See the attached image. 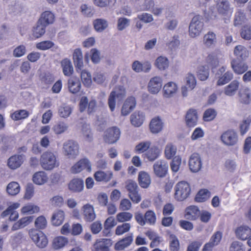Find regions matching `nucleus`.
I'll return each instance as SVG.
<instances>
[{
  "label": "nucleus",
  "mask_w": 251,
  "mask_h": 251,
  "mask_svg": "<svg viewBox=\"0 0 251 251\" xmlns=\"http://www.w3.org/2000/svg\"><path fill=\"white\" fill-rule=\"evenodd\" d=\"M73 60L77 71L78 72V70L81 71L83 66V63L82 53L80 49H76L74 50Z\"/></svg>",
  "instance_id": "31"
},
{
  "label": "nucleus",
  "mask_w": 251,
  "mask_h": 251,
  "mask_svg": "<svg viewBox=\"0 0 251 251\" xmlns=\"http://www.w3.org/2000/svg\"><path fill=\"white\" fill-rule=\"evenodd\" d=\"M83 170H86L88 172L91 171V164L86 158L80 159L71 168V172L73 174L80 173Z\"/></svg>",
  "instance_id": "11"
},
{
  "label": "nucleus",
  "mask_w": 251,
  "mask_h": 251,
  "mask_svg": "<svg viewBox=\"0 0 251 251\" xmlns=\"http://www.w3.org/2000/svg\"><path fill=\"white\" fill-rule=\"evenodd\" d=\"M251 123V115L245 118L240 125V131L242 135H244L249 129Z\"/></svg>",
  "instance_id": "56"
},
{
  "label": "nucleus",
  "mask_w": 251,
  "mask_h": 251,
  "mask_svg": "<svg viewBox=\"0 0 251 251\" xmlns=\"http://www.w3.org/2000/svg\"><path fill=\"white\" fill-rule=\"evenodd\" d=\"M150 127L152 133H158L163 127V123L159 117L152 119L150 123Z\"/></svg>",
  "instance_id": "39"
},
{
  "label": "nucleus",
  "mask_w": 251,
  "mask_h": 251,
  "mask_svg": "<svg viewBox=\"0 0 251 251\" xmlns=\"http://www.w3.org/2000/svg\"><path fill=\"white\" fill-rule=\"evenodd\" d=\"M138 180L139 185L144 188H148L151 182V179L149 174L143 171L139 173Z\"/></svg>",
  "instance_id": "36"
},
{
  "label": "nucleus",
  "mask_w": 251,
  "mask_h": 251,
  "mask_svg": "<svg viewBox=\"0 0 251 251\" xmlns=\"http://www.w3.org/2000/svg\"><path fill=\"white\" fill-rule=\"evenodd\" d=\"M58 115L60 117L63 118L69 117L73 111L72 107L66 104H63L58 108Z\"/></svg>",
  "instance_id": "43"
},
{
  "label": "nucleus",
  "mask_w": 251,
  "mask_h": 251,
  "mask_svg": "<svg viewBox=\"0 0 251 251\" xmlns=\"http://www.w3.org/2000/svg\"><path fill=\"white\" fill-rule=\"evenodd\" d=\"M176 152V148L172 144H168L165 147V154L166 157L170 159L175 156Z\"/></svg>",
  "instance_id": "59"
},
{
  "label": "nucleus",
  "mask_w": 251,
  "mask_h": 251,
  "mask_svg": "<svg viewBox=\"0 0 251 251\" xmlns=\"http://www.w3.org/2000/svg\"><path fill=\"white\" fill-rule=\"evenodd\" d=\"M84 219L87 222H92L96 218V214L93 206L89 204L84 205L82 207Z\"/></svg>",
  "instance_id": "22"
},
{
  "label": "nucleus",
  "mask_w": 251,
  "mask_h": 251,
  "mask_svg": "<svg viewBox=\"0 0 251 251\" xmlns=\"http://www.w3.org/2000/svg\"><path fill=\"white\" fill-rule=\"evenodd\" d=\"M171 241L170 242V249L171 251H178L179 243L177 238L174 234L170 236Z\"/></svg>",
  "instance_id": "63"
},
{
  "label": "nucleus",
  "mask_w": 251,
  "mask_h": 251,
  "mask_svg": "<svg viewBox=\"0 0 251 251\" xmlns=\"http://www.w3.org/2000/svg\"><path fill=\"white\" fill-rule=\"evenodd\" d=\"M222 237V233L221 232H216L211 237L209 242L204 245L203 251H210L213 247L217 245L220 243Z\"/></svg>",
  "instance_id": "20"
},
{
  "label": "nucleus",
  "mask_w": 251,
  "mask_h": 251,
  "mask_svg": "<svg viewBox=\"0 0 251 251\" xmlns=\"http://www.w3.org/2000/svg\"><path fill=\"white\" fill-rule=\"evenodd\" d=\"M239 86L237 80L232 81L229 85L225 88L224 93L228 96H232L236 93Z\"/></svg>",
  "instance_id": "40"
},
{
  "label": "nucleus",
  "mask_w": 251,
  "mask_h": 251,
  "mask_svg": "<svg viewBox=\"0 0 251 251\" xmlns=\"http://www.w3.org/2000/svg\"><path fill=\"white\" fill-rule=\"evenodd\" d=\"M185 120L186 125L189 127L195 126L198 122V115L196 110L189 109L186 115Z\"/></svg>",
  "instance_id": "23"
},
{
  "label": "nucleus",
  "mask_w": 251,
  "mask_h": 251,
  "mask_svg": "<svg viewBox=\"0 0 251 251\" xmlns=\"http://www.w3.org/2000/svg\"><path fill=\"white\" fill-rule=\"evenodd\" d=\"M216 8L218 13L224 17H230L233 12V8L228 0H218Z\"/></svg>",
  "instance_id": "10"
},
{
  "label": "nucleus",
  "mask_w": 251,
  "mask_h": 251,
  "mask_svg": "<svg viewBox=\"0 0 251 251\" xmlns=\"http://www.w3.org/2000/svg\"><path fill=\"white\" fill-rule=\"evenodd\" d=\"M216 115L217 112L214 109L209 108L204 112L203 119L205 122H209L213 120Z\"/></svg>",
  "instance_id": "62"
},
{
  "label": "nucleus",
  "mask_w": 251,
  "mask_h": 251,
  "mask_svg": "<svg viewBox=\"0 0 251 251\" xmlns=\"http://www.w3.org/2000/svg\"><path fill=\"white\" fill-rule=\"evenodd\" d=\"M204 29L203 18L200 15L195 16L192 19L189 26V35L191 38H195L200 36Z\"/></svg>",
  "instance_id": "1"
},
{
  "label": "nucleus",
  "mask_w": 251,
  "mask_h": 251,
  "mask_svg": "<svg viewBox=\"0 0 251 251\" xmlns=\"http://www.w3.org/2000/svg\"><path fill=\"white\" fill-rule=\"evenodd\" d=\"M246 16L244 10L241 9H237L234 18V25L238 26L242 25L246 22Z\"/></svg>",
  "instance_id": "38"
},
{
  "label": "nucleus",
  "mask_w": 251,
  "mask_h": 251,
  "mask_svg": "<svg viewBox=\"0 0 251 251\" xmlns=\"http://www.w3.org/2000/svg\"><path fill=\"white\" fill-rule=\"evenodd\" d=\"M132 217V214L127 212H120L116 216L117 220L120 223L129 221L131 220Z\"/></svg>",
  "instance_id": "61"
},
{
  "label": "nucleus",
  "mask_w": 251,
  "mask_h": 251,
  "mask_svg": "<svg viewBox=\"0 0 251 251\" xmlns=\"http://www.w3.org/2000/svg\"><path fill=\"white\" fill-rule=\"evenodd\" d=\"M231 67L234 73L240 75L245 73L248 69V65L244 62H238L233 59L231 62Z\"/></svg>",
  "instance_id": "27"
},
{
  "label": "nucleus",
  "mask_w": 251,
  "mask_h": 251,
  "mask_svg": "<svg viewBox=\"0 0 251 251\" xmlns=\"http://www.w3.org/2000/svg\"><path fill=\"white\" fill-rule=\"evenodd\" d=\"M175 198L179 201L186 199L190 194L191 189L189 184L184 181L178 182L175 186Z\"/></svg>",
  "instance_id": "5"
},
{
  "label": "nucleus",
  "mask_w": 251,
  "mask_h": 251,
  "mask_svg": "<svg viewBox=\"0 0 251 251\" xmlns=\"http://www.w3.org/2000/svg\"><path fill=\"white\" fill-rule=\"evenodd\" d=\"M233 78V74L230 71H227L223 75L219 77L218 81V85H223L229 81Z\"/></svg>",
  "instance_id": "58"
},
{
  "label": "nucleus",
  "mask_w": 251,
  "mask_h": 251,
  "mask_svg": "<svg viewBox=\"0 0 251 251\" xmlns=\"http://www.w3.org/2000/svg\"><path fill=\"white\" fill-rule=\"evenodd\" d=\"M178 86L176 83L170 81L166 83L163 87V96L166 98H171L176 93Z\"/></svg>",
  "instance_id": "15"
},
{
  "label": "nucleus",
  "mask_w": 251,
  "mask_h": 251,
  "mask_svg": "<svg viewBox=\"0 0 251 251\" xmlns=\"http://www.w3.org/2000/svg\"><path fill=\"white\" fill-rule=\"evenodd\" d=\"M239 100L244 104H249L251 102V89L243 87L239 92Z\"/></svg>",
  "instance_id": "28"
},
{
  "label": "nucleus",
  "mask_w": 251,
  "mask_h": 251,
  "mask_svg": "<svg viewBox=\"0 0 251 251\" xmlns=\"http://www.w3.org/2000/svg\"><path fill=\"white\" fill-rule=\"evenodd\" d=\"M217 42V35L213 31H208L203 37V44L208 48L214 47Z\"/></svg>",
  "instance_id": "18"
},
{
  "label": "nucleus",
  "mask_w": 251,
  "mask_h": 251,
  "mask_svg": "<svg viewBox=\"0 0 251 251\" xmlns=\"http://www.w3.org/2000/svg\"><path fill=\"white\" fill-rule=\"evenodd\" d=\"M168 166L164 160H159L153 165V170L155 174L158 177H163L167 173Z\"/></svg>",
  "instance_id": "14"
},
{
  "label": "nucleus",
  "mask_w": 251,
  "mask_h": 251,
  "mask_svg": "<svg viewBox=\"0 0 251 251\" xmlns=\"http://www.w3.org/2000/svg\"><path fill=\"white\" fill-rule=\"evenodd\" d=\"M68 128L66 123L64 122H59L55 124L52 128V129L56 134H61L65 132Z\"/></svg>",
  "instance_id": "54"
},
{
  "label": "nucleus",
  "mask_w": 251,
  "mask_h": 251,
  "mask_svg": "<svg viewBox=\"0 0 251 251\" xmlns=\"http://www.w3.org/2000/svg\"><path fill=\"white\" fill-rule=\"evenodd\" d=\"M48 177L44 171H39L35 173L32 177L33 181L37 185H41L47 182Z\"/></svg>",
  "instance_id": "35"
},
{
  "label": "nucleus",
  "mask_w": 251,
  "mask_h": 251,
  "mask_svg": "<svg viewBox=\"0 0 251 251\" xmlns=\"http://www.w3.org/2000/svg\"><path fill=\"white\" fill-rule=\"evenodd\" d=\"M63 73L65 76L71 75L74 72L71 62L68 59H64L61 62Z\"/></svg>",
  "instance_id": "41"
},
{
  "label": "nucleus",
  "mask_w": 251,
  "mask_h": 251,
  "mask_svg": "<svg viewBox=\"0 0 251 251\" xmlns=\"http://www.w3.org/2000/svg\"><path fill=\"white\" fill-rule=\"evenodd\" d=\"M40 162L42 167L46 170H52L59 165L56 156L50 151H45L41 155Z\"/></svg>",
  "instance_id": "2"
},
{
  "label": "nucleus",
  "mask_w": 251,
  "mask_h": 251,
  "mask_svg": "<svg viewBox=\"0 0 251 251\" xmlns=\"http://www.w3.org/2000/svg\"><path fill=\"white\" fill-rule=\"evenodd\" d=\"M126 90L124 86H119L110 93L108 98V104L110 110H114L116 105V100L121 101L126 96Z\"/></svg>",
  "instance_id": "3"
},
{
  "label": "nucleus",
  "mask_w": 251,
  "mask_h": 251,
  "mask_svg": "<svg viewBox=\"0 0 251 251\" xmlns=\"http://www.w3.org/2000/svg\"><path fill=\"white\" fill-rule=\"evenodd\" d=\"M222 142L226 146H233L237 144L238 138L237 133L233 130H228L221 136Z\"/></svg>",
  "instance_id": "9"
},
{
  "label": "nucleus",
  "mask_w": 251,
  "mask_h": 251,
  "mask_svg": "<svg viewBox=\"0 0 251 251\" xmlns=\"http://www.w3.org/2000/svg\"><path fill=\"white\" fill-rule=\"evenodd\" d=\"M133 241V234H130V235L125 237L122 240L118 242L115 246L116 250L121 251L128 247Z\"/></svg>",
  "instance_id": "34"
},
{
  "label": "nucleus",
  "mask_w": 251,
  "mask_h": 251,
  "mask_svg": "<svg viewBox=\"0 0 251 251\" xmlns=\"http://www.w3.org/2000/svg\"><path fill=\"white\" fill-rule=\"evenodd\" d=\"M46 26L44 24L39 23V21H38L36 26L33 28V36L36 38L42 36L45 32Z\"/></svg>",
  "instance_id": "50"
},
{
  "label": "nucleus",
  "mask_w": 251,
  "mask_h": 251,
  "mask_svg": "<svg viewBox=\"0 0 251 251\" xmlns=\"http://www.w3.org/2000/svg\"><path fill=\"white\" fill-rule=\"evenodd\" d=\"M235 232L237 238L242 240H246L251 236V228L247 226L238 227Z\"/></svg>",
  "instance_id": "17"
},
{
  "label": "nucleus",
  "mask_w": 251,
  "mask_h": 251,
  "mask_svg": "<svg viewBox=\"0 0 251 251\" xmlns=\"http://www.w3.org/2000/svg\"><path fill=\"white\" fill-rule=\"evenodd\" d=\"M54 21V14L50 11H46L42 13L40 18L38 20L39 23L44 24L46 26L51 24Z\"/></svg>",
  "instance_id": "32"
},
{
  "label": "nucleus",
  "mask_w": 251,
  "mask_h": 251,
  "mask_svg": "<svg viewBox=\"0 0 251 251\" xmlns=\"http://www.w3.org/2000/svg\"><path fill=\"white\" fill-rule=\"evenodd\" d=\"M210 195L211 193L207 189H201L197 194L195 201L199 202H204L210 198Z\"/></svg>",
  "instance_id": "48"
},
{
  "label": "nucleus",
  "mask_w": 251,
  "mask_h": 251,
  "mask_svg": "<svg viewBox=\"0 0 251 251\" xmlns=\"http://www.w3.org/2000/svg\"><path fill=\"white\" fill-rule=\"evenodd\" d=\"M241 36L246 40L251 39V26L248 25L244 26L241 29Z\"/></svg>",
  "instance_id": "64"
},
{
  "label": "nucleus",
  "mask_w": 251,
  "mask_h": 251,
  "mask_svg": "<svg viewBox=\"0 0 251 251\" xmlns=\"http://www.w3.org/2000/svg\"><path fill=\"white\" fill-rule=\"evenodd\" d=\"M169 60L167 57L160 56L156 58L155 65L159 70H165L169 67Z\"/></svg>",
  "instance_id": "46"
},
{
  "label": "nucleus",
  "mask_w": 251,
  "mask_h": 251,
  "mask_svg": "<svg viewBox=\"0 0 251 251\" xmlns=\"http://www.w3.org/2000/svg\"><path fill=\"white\" fill-rule=\"evenodd\" d=\"M68 243L67 238L63 236H58L53 239L52 246L56 250L63 248Z\"/></svg>",
  "instance_id": "53"
},
{
  "label": "nucleus",
  "mask_w": 251,
  "mask_h": 251,
  "mask_svg": "<svg viewBox=\"0 0 251 251\" xmlns=\"http://www.w3.org/2000/svg\"><path fill=\"white\" fill-rule=\"evenodd\" d=\"M162 86V78L160 76H154L149 81L148 85V89L152 94H157Z\"/></svg>",
  "instance_id": "12"
},
{
  "label": "nucleus",
  "mask_w": 251,
  "mask_h": 251,
  "mask_svg": "<svg viewBox=\"0 0 251 251\" xmlns=\"http://www.w3.org/2000/svg\"><path fill=\"white\" fill-rule=\"evenodd\" d=\"M121 131L116 126H113L108 128L104 133V140L109 144H112L116 143L120 138Z\"/></svg>",
  "instance_id": "8"
},
{
  "label": "nucleus",
  "mask_w": 251,
  "mask_h": 251,
  "mask_svg": "<svg viewBox=\"0 0 251 251\" xmlns=\"http://www.w3.org/2000/svg\"><path fill=\"white\" fill-rule=\"evenodd\" d=\"M29 234L33 242L38 248L43 249L47 246L48 240L43 232L35 229H31L29 231Z\"/></svg>",
  "instance_id": "4"
},
{
  "label": "nucleus",
  "mask_w": 251,
  "mask_h": 251,
  "mask_svg": "<svg viewBox=\"0 0 251 251\" xmlns=\"http://www.w3.org/2000/svg\"><path fill=\"white\" fill-rule=\"evenodd\" d=\"M68 89L72 94H76L81 89V83L79 79L75 76L70 78L68 81Z\"/></svg>",
  "instance_id": "21"
},
{
  "label": "nucleus",
  "mask_w": 251,
  "mask_h": 251,
  "mask_svg": "<svg viewBox=\"0 0 251 251\" xmlns=\"http://www.w3.org/2000/svg\"><path fill=\"white\" fill-rule=\"evenodd\" d=\"M111 245V240L108 239L97 240L94 245L95 251H109V248Z\"/></svg>",
  "instance_id": "25"
},
{
  "label": "nucleus",
  "mask_w": 251,
  "mask_h": 251,
  "mask_svg": "<svg viewBox=\"0 0 251 251\" xmlns=\"http://www.w3.org/2000/svg\"><path fill=\"white\" fill-rule=\"evenodd\" d=\"M206 66L211 68H215L219 63L218 58L214 52H211L208 54L205 58Z\"/></svg>",
  "instance_id": "49"
},
{
  "label": "nucleus",
  "mask_w": 251,
  "mask_h": 251,
  "mask_svg": "<svg viewBox=\"0 0 251 251\" xmlns=\"http://www.w3.org/2000/svg\"><path fill=\"white\" fill-rule=\"evenodd\" d=\"M146 224L154 225L156 223V217L155 213L152 210H148L145 214Z\"/></svg>",
  "instance_id": "60"
},
{
  "label": "nucleus",
  "mask_w": 251,
  "mask_h": 251,
  "mask_svg": "<svg viewBox=\"0 0 251 251\" xmlns=\"http://www.w3.org/2000/svg\"><path fill=\"white\" fill-rule=\"evenodd\" d=\"M81 79L84 86L90 87L92 84V77L91 74L85 70L81 72Z\"/></svg>",
  "instance_id": "55"
},
{
  "label": "nucleus",
  "mask_w": 251,
  "mask_h": 251,
  "mask_svg": "<svg viewBox=\"0 0 251 251\" xmlns=\"http://www.w3.org/2000/svg\"><path fill=\"white\" fill-rule=\"evenodd\" d=\"M94 26L96 31L101 32L107 28L108 23L104 19H98L94 21Z\"/></svg>",
  "instance_id": "52"
},
{
  "label": "nucleus",
  "mask_w": 251,
  "mask_h": 251,
  "mask_svg": "<svg viewBox=\"0 0 251 251\" xmlns=\"http://www.w3.org/2000/svg\"><path fill=\"white\" fill-rule=\"evenodd\" d=\"M25 157L23 154H16L11 156L8 160V167L13 170L20 167L24 161Z\"/></svg>",
  "instance_id": "19"
},
{
  "label": "nucleus",
  "mask_w": 251,
  "mask_h": 251,
  "mask_svg": "<svg viewBox=\"0 0 251 251\" xmlns=\"http://www.w3.org/2000/svg\"><path fill=\"white\" fill-rule=\"evenodd\" d=\"M29 115L28 111L24 109L16 110L11 114V118L14 121H19L27 118Z\"/></svg>",
  "instance_id": "45"
},
{
  "label": "nucleus",
  "mask_w": 251,
  "mask_h": 251,
  "mask_svg": "<svg viewBox=\"0 0 251 251\" xmlns=\"http://www.w3.org/2000/svg\"><path fill=\"white\" fill-rule=\"evenodd\" d=\"M202 163L200 155L197 153H193L190 157L189 166L190 170L194 173L198 172L201 168Z\"/></svg>",
  "instance_id": "13"
},
{
  "label": "nucleus",
  "mask_w": 251,
  "mask_h": 251,
  "mask_svg": "<svg viewBox=\"0 0 251 251\" xmlns=\"http://www.w3.org/2000/svg\"><path fill=\"white\" fill-rule=\"evenodd\" d=\"M78 106L79 110L80 112L86 111L88 114H91L96 110L97 101L94 99L89 101L87 97L83 96L80 100Z\"/></svg>",
  "instance_id": "7"
},
{
  "label": "nucleus",
  "mask_w": 251,
  "mask_h": 251,
  "mask_svg": "<svg viewBox=\"0 0 251 251\" xmlns=\"http://www.w3.org/2000/svg\"><path fill=\"white\" fill-rule=\"evenodd\" d=\"M145 120V115L143 112L136 111L130 116V122L131 124L136 127L140 126Z\"/></svg>",
  "instance_id": "26"
},
{
  "label": "nucleus",
  "mask_w": 251,
  "mask_h": 251,
  "mask_svg": "<svg viewBox=\"0 0 251 251\" xmlns=\"http://www.w3.org/2000/svg\"><path fill=\"white\" fill-rule=\"evenodd\" d=\"M7 193L12 196L18 194L20 191V186L18 183L13 181L9 183L6 189Z\"/></svg>",
  "instance_id": "51"
},
{
  "label": "nucleus",
  "mask_w": 251,
  "mask_h": 251,
  "mask_svg": "<svg viewBox=\"0 0 251 251\" xmlns=\"http://www.w3.org/2000/svg\"><path fill=\"white\" fill-rule=\"evenodd\" d=\"M84 187L83 181L79 178H74L69 184V189L74 192L81 191Z\"/></svg>",
  "instance_id": "33"
},
{
  "label": "nucleus",
  "mask_w": 251,
  "mask_h": 251,
  "mask_svg": "<svg viewBox=\"0 0 251 251\" xmlns=\"http://www.w3.org/2000/svg\"><path fill=\"white\" fill-rule=\"evenodd\" d=\"M200 215V211L196 206H190L186 210V217L190 220L197 219Z\"/></svg>",
  "instance_id": "37"
},
{
  "label": "nucleus",
  "mask_w": 251,
  "mask_h": 251,
  "mask_svg": "<svg viewBox=\"0 0 251 251\" xmlns=\"http://www.w3.org/2000/svg\"><path fill=\"white\" fill-rule=\"evenodd\" d=\"M63 150L68 158H75L79 153V146L76 142L70 140L64 143Z\"/></svg>",
  "instance_id": "6"
},
{
  "label": "nucleus",
  "mask_w": 251,
  "mask_h": 251,
  "mask_svg": "<svg viewBox=\"0 0 251 251\" xmlns=\"http://www.w3.org/2000/svg\"><path fill=\"white\" fill-rule=\"evenodd\" d=\"M136 101L133 97H129L125 100L121 109V114L123 116L128 115L135 107Z\"/></svg>",
  "instance_id": "16"
},
{
  "label": "nucleus",
  "mask_w": 251,
  "mask_h": 251,
  "mask_svg": "<svg viewBox=\"0 0 251 251\" xmlns=\"http://www.w3.org/2000/svg\"><path fill=\"white\" fill-rule=\"evenodd\" d=\"M198 76L201 80L204 81L207 79L209 76V68L207 66H201L198 69Z\"/></svg>",
  "instance_id": "57"
},
{
  "label": "nucleus",
  "mask_w": 251,
  "mask_h": 251,
  "mask_svg": "<svg viewBox=\"0 0 251 251\" xmlns=\"http://www.w3.org/2000/svg\"><path fill=\"white\" fill-rule=\"evenodd\" d=\"M40 210V208L31 203H28L22 207L21 212L24 214H32L37 213Z\"/></svg>",
  "instance_id": "47"
},
{
  "label": "nucleus",
  "mask_w": 251,
  "mask_h": 251,
  "mask_svg": "<svg viewBox=\"0 0 251 251\" xmlns=\"http://www.w3.org/2000/svg\"><path fill=\"white\" fill-rule=\"evenodd\" d=\"M64 220V212L60 210L55 211L51 218L52 225L55 226L61 225Z\"/></svg>",
  "instance_id": "42"
},
{
  "label": "nucleus",
  "mask_w": 251,
  "mask_h": 251,
  "mask_svg": "<svg viewBox=\"0 0 251 251\" xmlns=\"http://www.w3.org/2000/svg\"><path fill=\"white\" fill-rule=\"evenodd\" d=\"M33 220V216L23 217L14 224L11 228V230L12 231H15L19 229L23 228L31 223Z\"/></svg>",
  "instance_id": "29"
},
{
  "label": "nucleus",
  "mask_w": 251,
  "mask_h": 251,
  "mask_svg": "<svg viewBox=\"0 0 251 251\" xmlns=\"http://www.w3.org/2000/svg\"><path fill=\"white\" fill-rule=\"evenodd\" d=\"M233 54L238 60H244L248 57L249 52L245 47L240 45L234 48Z\"/></svg>",
  "instance_id": "24"
},
{
  "label": "nucleus",
  "mask_w": 251,
  "mask_h": 251,
  "mask_svg": "<svg viewBox=\"0 0 251 251\" xmlns=\"http://www.w3.org/2000/svg\"><path fill=\"white\" fill-rule=\"evenodd\" d=\"M160 150L156 147L151 148L146 153L147 159L150 161H153L160 155Z\"/></svg>",
  "instance_id": "44"
},
{
  "label": "nucleus",
  "mask_w": 251,
  "mask_h": 251,
  "mask_svg": "<svg viewBox=\"0 0 251 251\" xmlns=\"http://www.w3.org/2000/svg\"><path fill=\"white\" fill-rule=\"evenodd\" d=\"M113 176V173L111 171H108L104 172L102 171H97L94 174V177L97 181H109Z\"/></svg>",
  "instance_id": "30"
}]
</instances>
